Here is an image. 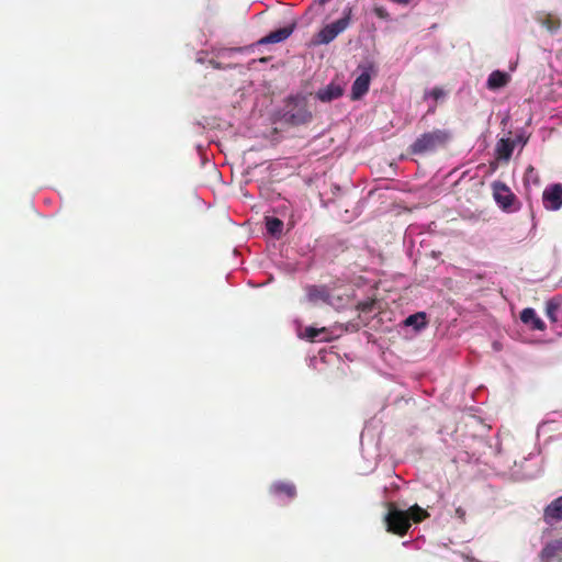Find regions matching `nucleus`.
Masks as SVG:
<instances>
[{"label":"nucleus","mask_w":562,"mask_h":562,"mask_svg":"<svg viewBox=\"0 0 562 562\" xmlns=\"http://www.w3.org/2000/svg\"><path fill=\"white\" fill-rule=\"evenodd\" d=\"M386 508L387 513L383 518L386 531L400 537L407 533L412 521L418 524L429 516L427 510L423 509L417 504L411 506L407 510H403L397 508L395 503L389 502L386 503Z\"/></svg>","instance_id":"nucleus-1"},{"label":"nucleus","mask_w":562,"mask_h":562,"mask_svg":"<svg viewBox=\"0 0 562 562\" xmlns=\"http://www.w3.org/2000/svg\"><path fill=\"white\" fill-rule=\"evenodd\" d=\"M452 134L448 130H434L418 136L409 146L411 154L424 155L445 148L451 140Z\"/></svg>","instance_id":"nucleus-2"},{"label":"nucleus","mask_w":562,"mask_h":562,"mask_svg":"<svg viewBox=\"0 0 562 562\" xmlns=\"http://www.w3.org/2000/svg\"><path fill=\"white\" fill-rule=\"evenodd\" d=\"M492 191L495 202L503 211L510 213L520 209V202L506 183L494 181Z\"/></svg>","instance_id":"nucleus-3"},{"label":"nucleus","mask_w":562,"mask_h":562,"mask_svg":"<svg viewBox=\"0 0 562 562\" xmlns=\"http://www.w3.org/2000/svg\"><path fill=\"white\" fill-rule=\"evenodd\" d=\"M351 8L344 10V15L335 22L326 24L318 32V44H328L342 33L350 24Z\"/></svg>","instance_id":"nucleus-4"},{"label":"nucleus","mask_w":562,"mask_h":562,"mask_svg":"<svg viewBox=\"0 0 562 562\" xmlns=\"http://www.w3.org/2000/svg\"><path fill=\"white\" fill-rule=\"evenodd\" d=\"M542 200L547 210H560L562 207V184L555 183L546 188L542 194Z\"/></svg>","instance_id":"nucleus-5"},{"label":"nucleus","mask_w":562,"mask_h":562,"mask_svg":"<svg viewBox=\"0 0 562 562\" xmlns=\"http://www.w3.org/2000/svg\"><path fill=\"white\" fill-rule=\"evenodd\" d=\"M541 562H561L562 561V536L549 541L540 551Z\"/></svg>","instance_id":"nucleus-6"},{"label":"nucleus","mask_w":562,"mask_h":562,"mask_svg":"<svg viewBox=\"0 0 562 562\" xmlns=\"http://www.w3.org/2000/svg\"><path fill=\"white\" fill-rule=\"evenodd\" d=\"M295 24H289L278 30L271 31L268 35L262 37L259 43L274 44L285 41L294 31Z\"/></svg>","instance_id":"nucleus-7"},{"label":"nucleus","mask_w":562,"mask_h":562,"mask_svg":"<svg viewBox=\"0 0 562 562\" xmlns=\"http://www.w3.org/2000/svg\"><path fill=\"white\" fill-rule=\"evenodd\" d=\"M520 321L530 326L532 330H544L546 324L537 315L536 311L531 307H526L520 312Z\"/></svg>","instance_id":"nucleus-8"},{"label":"nucleus","mask_w":562,"mask_h":562,"mask_svg":"<svg viewBox=\"0 0 562 562\" xmlns=\"http://www.w3.org/2000/svg\"><path fill=\"white\" fill-rule=\"evenodd\" d=\"M543 517L547 522L562 520V495L553 499L543 512Z\"/></svg>","instance_id":"nucleus-9"},{"label":"nucleus","mask_w":562,"mask_h":562,"mask_svg":"<svg viewBox=\"0 0 562 562\" xmlns=\"http://www.w3.org/2000/svg\"><path fill=\"white\" fill-rule=\"evenodd\" d=\"M369 85H370V75L368 72H362L353 81L352 89H351V100H358L363 94H366L369 90Z\"/></svg>","instance_id":"nucleus-10"},{"label":"nucleus","mask_w":562,"mask_h":562,"mask_svg":"<svg viewBox=\"0 0 562 562\" xmlns=\"http://www.w3.org/2000/svg\"><path fill=\"white\" fill-rule=\"evenodd\" d=\"M510 81V75L506 71L494 70L487 78L486 86L490 90L504 88Z\"/></svg>","instance_id":"nucleus-11"},{"label":"nucleus","mask_w":562,"mask_h":562,"mask_svg":"<svg viewBox=\"0 0 562 562\" xmlns=\"http://www.w3.org/2000/svg\"><path fill=\"white\" fill-rule=\"evenodd\" d=\"M515 149V142L510 138H502L496 144L495 153L498 160H509Z\"/></svg>","instance_id":"nucleus-12"},{"label":"nucleus","mask_w":562,"mask_h":562,"mask_svg":"<svg viewBox=\"0 0 562 562\" xmlns=\"http://www.w3.org/2000/svg\"><path fill=\"white\" fill-rule=\"evenodd\" d=\"M536 21L550 33H555L561 26L560 19L551 13L540 12L537 14Z\"/></svg>","instance_id":"nucleus-13"},{"label":"nucleus","mask_w":562,"mask_h":562,"mask_svg":"<svg viewBox=\"0 0 562 562\" xmlns=\"http://www.w3.org/2000/svg\"><path fill=\"white\" fill-rule=\"evenodd\" d=\"M342 94V88L339 85L330 83L325 90L318 91V101L330 102Z\"/></svg>","instance_id":"nucleus-14"},{"label":"nucleus","mask_w":562,"mask_h":562,"mask_svg":"<svg viewBox=\"0 0 562 562\" xmlns=\"http://www.w3.org/2000/svg\"><path fill=\"white\" fill-rule=\"evenodd\" d=\"M560 305L561 301L558 297L550 299L546 304V315L553 323L558 321L557 312L559 311Z\"/></svg>","instance_id":"nucleus-15"},{"label":"nucleus","mask_w":562,"mask_h":562,"mask_svg":"<svg viewBox=\"0 0 562 562\" xmlns=\"http://www.w3.org/2000/svg\"><path fill=\"white\" fill-rule=\"evenodd\" d=\"M404 324L406 326H413L415 327L416 329L420 328V327H424L426 325V314L423 313V312H419V313H416V314H413V315H409Z\"/></svg>","instance_id":"nucleus-16"},{"label":"nucleus","mask_w":562,"mask_h":562,"mask_svg":"<svg viewBox=\"0 0 562 562\" xmlns=\"http://www.w3.org/2000/svg\"><path fill=\"white\" fill-rule=\"evenodd\" d=\"M428 94L432 101L438 102L445 95V91L440 88H434Z\"/></svg>","instance_id":"nucleus-17"},{"label":"nucleus","mask_w":562,"mask_h":562,"mask_svg":"<svg viewBox=\"0 0 562 562\" xmlns=\"http://www.w3.org/2000/svg\"><path fill=\"white\" fill-rule=\"evenodd\" d=\"M373 12H374V14H375L378 18H380V19H383V20L389 19V12H387V11H386V9H385V8H383V7H375V8L373 9Z\"/></svg>","instance_id":"nucleus-18"},{"label":"nucleus","mask_w":562,"mask_h":562,"mask_svg":"<svg viewBox=\"0 0 562 562\" xmlns=\"http://www.w3.org/2000/svg\"><path fill=\"white\" fill-rule=\"evenodd\" d=\"M372 305H373V301H370V302H362V303H359V308H360L362 312H369V311H371Z\"/></svg>","instance_id":"nucleus-19"},{"label":"nucleus","mask_w":562,"mask_h":562,"mask_svg":"<svg viewBox=\"0 0 562 562\" xmlns=\"http://www.w3.org/2000/svg\"><path fill=\"white\" fill-rule=\"evenodd\" d=\"M392 1L395 3H400V4H408L409 3V0H392Z\"/></svg>","instance_id":"nucleus-20"},{"label":"nucleus","mask_w":562,"mask_h":562,"mask_svg":"<svg viewBox=\"0 0 562 562\" xmlns=\"http://www.w3.org/2000/svg\"><path fill=\"white\" fill-rule=\"evenodd\" d=\"M324 333H325L324 328H322V329L318 328V330H317L318 339H326L325 337H321Z\"/></svg>","instance_id":"nucleus-21"},{"label":"nucleus","mask_w":562,"mask_h":562,"mask_svg":"<svg viewBox=\"0 0 562 562\" xmlns=\"http://www.w3.org/2000/svg\"><path fill=\"white\" fill-rule=\"evenodd\" d=\"M312 19H305V18H302L300 21H299V24L303 25L305 24V22L310 23Z\"/></svg>","instance_id":"nucleus-22"},{"label":"nucleus","mask_w":562,"mask_h":562,"mask_svg":"<svg viewBox=\"0 0 562 562\" xmlns=\"http://www.w3.org/2000/svg\"><path fill=\"white\" fill-rule=\"evenodd\" d=\"M317 295H318V299H325L324 295H323V292L318 290L317 292Z\"/></svg>","instance_id":"nucleus-23"}]
</instances>
